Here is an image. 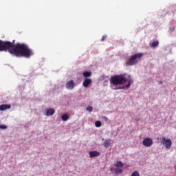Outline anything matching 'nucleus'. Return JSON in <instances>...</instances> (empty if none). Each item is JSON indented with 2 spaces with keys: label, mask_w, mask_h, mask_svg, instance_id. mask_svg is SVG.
<instances>
[{
  "label": "nucleus",
  "mask_w": 176,
  "mask_h": 176,
  "mask_svg": "<svg viewBox=\"0 0 176 176\" xmlns=\"http://www.w3.org/2000/svg\"><path fill=\"white\" fill-rule=\"evenodd\" d=\"M131 176H140V172L139 171H134Z\"/></svg>",
  "instance_id": "a211bd4d"
},
{
  "label": "nucleus",
  "mask_w": 176,
  "mask_h": 176,
  "mask_svg": "<svg viewBox=\"0 0 176 176\" xmlns=\"http://www.w3.org/2000/svg\"><path fill=\"white\" fill-rule=\"evenodd\" d=\"M0 129L1 130H6V129H8V126L1 124V125H0Z\"/></svg>",
  "instance_id": "aec40b11"
},
{
  "label": "nucleus",
  "mask_w": 176,
  "mask_h": 176,
  "mask_svg": "<svg viewBox=\"0 0 176 176\" xmlns=\"http://www.w3.org/2000/svg\"><path fill=\"white\" fill-rule=\"evenodd\" d=\"M142 58V54L138 53L131 56V58L126 63V65H135Z\"/></svg>",
  "instance_id": "7ed1b4c3"
},
{
  "label": "nucleus",
  "mask_w": 176,
  "mask_h": 176,
  "mask_svg": "<svg viewBox=\"0 0 176 176\" xmlns=\"http://www.w3.org/2000/svg\"><path fill=\"white\" fill-rule=\"evenodd\" d=\"M14 40L12 42L0 40V52H8L16 57H25L28 58V45L18 43L16 45Z\"/></svg>",
  "instance_id": "f257e3e1"
},
{
  "label": "nucleus",
  "mask_w": 176,
  "mask_h": 176,
  "mask_svg": "<svg viewBox=\"0 0 176 176\" xmlns=\"http://www.w3.org/2000/svg\"><path fill=\"white\" fill-rule=\"evenodd\" d=\"M133 83V80L127 78L122 74L116 75L110 78V87L113 90L129 89Z\"/></svg>",
  "instance_id": "f03ea898"
},
{
  "label": "nucleus",
  "mask_w": 176,
  "mask_h": 176,
  "mask_svg": "<svg viewBox=\"0 0 176 176\" xmlns=\"http://www.w3.org/2000/svg\"><path fill=\"white\" fill-rule=\"evenodd\" d=\"M106 39H107V35L102 36V39H101V42H104V41L106 40Z\"/></svg>",
  "instance_id": "412c9836"
},
{
  "label": "nucleus",
  "mask_w": 176,
  "mask_h": 176,
  "mask_svg": "<svg viewBox=\"0 0 176 176\" xmlns=\"http://www.w3.org/2000/svg\"><path fill=\"white\" fill-rule=\"evenodd\" d=\"M61 119L63 120V122H67L69 119V116L67 114H64L61 116Z\"/></svg>",
  "instance_id": "2eb2a0df"
},
{
  "label": "nucleus",
  "mask_w": 176,
  "mask_h": 176,
  "mask_svg": "<svg viewBox=\"0 0 176 176\" xmlns=\"http://www.w3.org/2000/svg\"><path fill=\"white\" fill-rule=\"evenodd\" d=\"M104 120H105V122H108V118L107 117H103Z\"/></svg>",
  "instance_id": "4be33fe9"
},
{
  "label": "nucleus",
  "mask_w": 176,
  "mask_h": 176,
  "mask_svg": "<svg viewBox=\"0 0 176 176\" xmlns=\"http://www.w3.org/2000/svg\"><path fill=\"white\" fill-rule=\"evenodd\" d=\"M87 111H88V112H93V107H91V106L87 107Z\"/></svg>",
  "instance_id": "6ab92c4d"
},
{
  "label": "nucleus",
  "mask_w": 176,
  "mask_h": 176,
  "mask_svg": "<svg viewBox=\"0 0 176 176\" xmlns=\"http://www.w3.org/2000/svg\"><path fill=\"white\" fill-rule=\"evenodd\" d=\"M162 144L164 145L166 149H170V148H171V145H173V142L171 141L170 139H167L165 137H163Z\"/></svg>",
  "instance_id": "20e7f679"
},
{
  "label": "nucleus",
  "mask_w": 176,
  "mask_h": 176,
  "mask_svg": "<svg viewBox=\"0 0 176 176\" xmlns=\"http://www.w3.org/2000/svg\"><path fill=\"white\" fill-rule=\"evenodd\" d=\"M89 85H91V79L85 78L82 82L84 87H88Z\"/></svg>",
  "instance_id": "0eeeda50"
},
{
  "label": "nucleus",
  "mask_w": 176,
  "mask_h": 176,
  "mask_svg": "<svg viewBox=\"0 0 176 176\" xmlns=\"http://www.w3.org/2000/svg\"><path fill=\"white\" fill-rule=\"evenodd\" d=\"M114 172H115V174H117V175L122 174V173H123V169H122L121 168H116L114 169Z\"/></svg>",
  "instance_id": "4468645a"
},
{
  "label": "nucleus",
  "mask_w": 176,
  "mask_h": 176,
  "mask_svg": "<svg viewBox=\"0 0 176 176\" xmlns=\"http://www.w3.org/2000/svg\"><path fill=\"white\" fill-rule=\"evenodd\" d=\"M151 47H157L159 46V41H153V43H150Z\"/></svg>",
  "instance_id": "ddd939ff"
},
{
  "label": "nucleus",
  "mask_w": 176,
  "mask_h": 176,
  "mask_svg": "<svg viewBox=\"0 0 176 176\" xmlns=\"http://www.w3.org/2000/svg\"><path fill=\"white\" fill-rule=\"evenodd\" d=\"M142 144L144 146L149 148V146H152V145H153V140H152L151 138H146L143 140Z\"/></svg>",
  "instance_id": "39448f33"
},
{
  "label": "nucleus",
  "mask_w": 176,
  "mask_h": 176,
  "mask_svg": "<svg viewBox=\"0 0 176 176\" xmlns=\"http://www.w3.org/2000/svg\"><path fill=\"white\" fill-rule=\"evenodd\" d=\"M158 83H159L160 85H163V81L160 80V81H158Z\"/></svg>",
  "instance_id": "5701e85b"
},
{
  "label": "nucleus",
  "mask_w": 176,
  "mask_h": 176,
  "mask_svg": "<svg viewBox=\"0 0 176 176\" xmlns=\"http://www.w3.org/2000/svg\"><path fill=\"white\" fill-rule=\"evenodd\" d=\"M75 87V82L72 80L68 81L66 83V89L68 90H72Z\"/></svg>",
  "instance_id": "423d86ee"
},
{
  "label": "nucleus",
  "mask_w": 176,
  "mask_h": 176,
  "mask_svg": "<svg viewBox=\"0 0 176 176\" xmlns=\"http://www.w3.org/2000/svg\"><path fill=\"white\" fill-rule=\"evenodd\" d=\"M56 111L54 110V109H48L46 110V116H53V115H54Z\"/></svg>",
  "instance_id": "6e6552de"
},
{
  "label": "nucleus",
  "mask_w": 176,
  "mask_h": 176,
  "mask_svg": "<svg viewBox=\"0 0 176 176\" xmlns=\"http://www.w3.org/2000/svg\"><path fill=\"white\" fill-rule=\"evenodd\" d=\"M103 146H104V148H109V146H111V139L104 140Z\"/></svg>",
  "instance_id": "9b49d317"
},
{
  "label": "nucleus",
  "mask_w": 176,
  "mask_h": 176,
  "mask_svg": "<svg viewBox=\"0 0 176 176\" xmlns=\"http://www.w3.org/2000/svg\"><path fill=\"white\" fill-rule=\"evenodd\" d=\"M10 104H1L0 105V111H6V109H10Z\"/></svg>",
  "instance_id": "9d476101"
},
{
  "label": "nucleus",
  "mask_w": 176,
  "mask_h": 176,
  "mask_svg": "<svg viewBox=\"0 0 176 176\" xmlns=\"http://www.w3.org/2000/svg\"><path fill=\"white\" fill-rule=\"evenodd\" d=\"M95 126L96 127H101L102 123L100 122V121H96L95 122Z\"/></svg>",
  "instance_id": "f3484780"
},
{
  "label": "nucleus",
  "mask_w": 176,
  "mask_h": 176,
  "mask_svg": "<svg viewBox=\"0 0 176 176\" xmlns=\"http://www.w3.org/2000/svg\"><path fill=\"white\" fill-rule=\"evenodd\" d=\"M100 152H98L97 151H94L89 152V157L91 158L97 157V156H100Z\"/></svg>",
  "instance_id": "1a4fd4ad"
},
{
  "label": "nucleus",
  "mask_w": 176,
  "mask_h": 176,
  "mask_svg": "<svg viewBox=\"0 0 176 176\" xmlns=\"http://www.w3.org/2000/svg\"><path fill=\"white\" fill-rule=\"evenodd\" d=\"M115 167L122 168L124 164L121 161H117L116 163L114 164Z\"/></svg>",
  "instance_id": "f8f14e48"
},
{
  "label": "nucleus",
  "mask_w": 176,
  "mask_h": 176,
  "mask_svg": "<svg viewBox=\"0 0 176 176\" xmlns=\"http://www.w3.org/2000/svg\"><path fill=\"white\" fill-rule=\"evenodd\" d=\"M172 31H174V28H172Z\"/></svg>",
  "instance_id": "b1692460"
},
{
  "label": "nucleus",
  "mask_w": 176,
  "mask_h": 176,
  "mask_svg": "<svg viewBox=\"0 0 176 176\" xmlns=\"http://www.w3.org/2000/svg\"><path fill=\"white\" fill-rule=\"evenodd\" d=\"M82 75L85 78H90V76H91V72H83Z\"/></svg>",
  "instance_id": "dca6fc26"
}]
</instances>
